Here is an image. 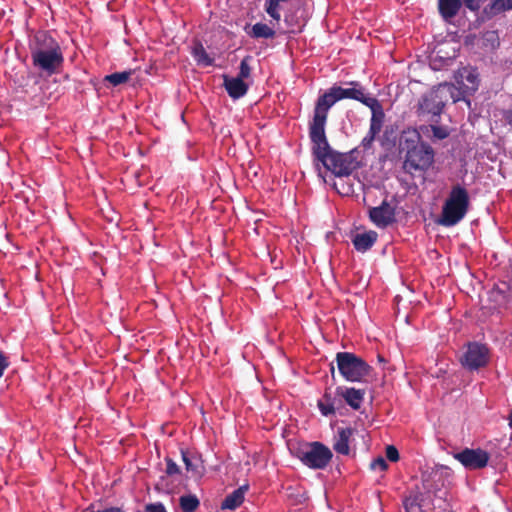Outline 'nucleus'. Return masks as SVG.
<instances>
[{
    "mask_svg": "<svg viewBox=\"0 0 512 512\" xmlns=\"http://www.w3.org/2000/svg\"><path fill=\"white\" fill-rule=\"evenodd\" d=\"M420 140L416 130L403 131L399 139V151L405 153L403 169L412 176L426 172L434 162L433 148Z\"/></svg>",
    "mask_w": 512,
    "mask_h": 512,
    "instance_id": "f257e3e1",
    "label": "nucleus"
},
{
    "mask_svg": "<svg viewBox=\"0 0 512 512\" xmlns=\"http://www.w3.org/2000/svg\"><path fill=\"white\" fill-rule=\"evenodd\" d=\"M30 53L33 66L48 76L58 73L63 67L62 48L47 32L40 31L35 34L30 44Z\"/></svg>",
    "mask_w": 512,
    "mask_h": 512,
    "instance_id": "f03ea898",
    "label": "nucleus"
},
{
    "mask_svg": "<svg viewBox=\"0 0 512 512\" xmlns=\"http://www.w3.org/2000/svg\"><path fill=\"white\" fill-rule=\"evenodd\" d=\"M309 138L314 159L335 176H349L358 168V162L351 153H340L331 148L326 134L319 138L315 136H309Z\"/></svg>",
    "mask_w": 512,
    "mask_h": 512,
    "instance_id": "7ed1b4c3",
    "label": "nucleus"
},
{
    "mask_svg": "<svg viewBox=\"0 0 512 512\" xmlns=\"http://www.w3.org/2000/svg\"><path fill=\"white\" fill-rule=\"evenodd\" d=\"M470 197L467 189L459 184L452 186L445 200L438 223L444 227L457 225L467 214Z\"/></svg>",
    "mask_w": 512,
    "mask_h": 512,
    "instance_id": "20e7f679",
    "label": "nucleus"
},
{
    "mask_svg": "<svg viewBox=\"0 0 512 512\" xmlns=\"http://www.w3.org/2000/svg\"><path fill=\"white\" fill-rule=\"evenodd\" d=\"M290 451L305 466L314 470L325 469L333 457L330 448L318 441L299 444Z\"/></svg>",
    "mask_w": 512,
    "mask_h": 512,
    "instance_id": "39448f33",
    "label": "nucleus"
},
{
    "mask_svg": "<svg viewBox=\"0 0 512 512\" xmlns=\"http://www.w3.org/2000/svg\"><path fill=\"white\" fill-rule=\"evenodd\" d=\"M335 363L339 374L349 382H366L373 368L352 352H338Z\"/></svg>",
    "mask_w": 512,
    "mask_h": 512,
    "instance_id": "423d86ee",
    "label": "nucleus"
},
{
    "mask_svg": "<svg viewBox=\"0 0 512 512\" xmlns=\"http://www.w3.org/2000/svg\"><path fill=\"white\" fill-rule=\"evenodd\" d=\"M335 90L336 86H332L328 91L318 97L313 118L309 123V136L319 138L323 136V134H326L325 125L328 111L336 102L340 101L338 93Z\"/></svg>",
    "mask_w": 512,
    "mask_h": 512,
    "instance_id": "0eeeda50",
    "label": "nucleus"
},
{
    "mask_svg": "<svg viewBox=\"0 0 512 512\" xmlns=\"http://www.w3.org/2000/svg\"><path fill=\"white\" fill-rule=\"evenodd\" d=\"M460 362L469 371L485 367L489 362V349L484 344L471 342L467 345V350L460 357Z\"/></svg>",
    "mask_w": 512,
    "mask_h": 512,
    "instance_id": "6e6552de",
    "label": "nucleus"
},
{
    "mask_svg": "<svg viewBox=\"0 0 512 512\" xmlns=\"http://www.w3.org/2000/svg\"><path fill=\"white\" fill-rule=\"evenodd\" d=\"M369 219L378 228L384 229L396 222V204L386 199L377 207L369 208Z\"/></svg>",
    "mask_w": 512,
    "mask_h": 512,
    "instance_id": "1a4fd4ad",
    "label": "nucleus"
},
{
    "mask_svg": "<svg viewBox=\"0 0 512 512\" xmlns=\"http://www.w3.org/2000/svg\"><path fill=\"white\" fill-rule=\"evenodd\" d=\"M465 468L475 470L486 467L489 461V454L482 449L465 448L454 455Z\"/></svg>",
    "mask_w": 512,
    "mask_h": 512,
    "instance_id": "9d476101",
    "label": "nucleus"
},
{
    "mask_svg": "<svg viewBox=\"0 0 512 512\" xmlns=\"http://www.w3.org/2000/svg\"><path fill=\"white\" fill-rule=\"evenodd\" d=\"M351 87L342 88L340 86H336V92L338 93L339 99H353L361 102L365 106H369L373 103L377 98L370 96L366 93L365 88L357 81H352L348 83Z\"/></svg>",
    "mask_w": 512,
    "mask_h": 512,
    "instance_id": "9b49d317",
    "label": "nucleus"
},
{
    "mask_svg": "<svg viewBox=\"0 0 512 512\" xmlns=\"http://www.w3.org/2000/svg\"><path fill=\"white\" fill-rule=\"evenodd\" d=\"M444 106L445 104L438 95V91H433L430 94L423 96L420 100L419 113L431 114L432 116L438 117L442 113Z\"/></svg>",
    "mask_w": 512,
    "mask_h": 512,
    "instance_id": "f8f14e48",
    "label": "nucleus"
},
{
    "mask_svg": "<svg viewBox=\"0 0 512 512\" xmlns=\"http://www.w3.org/2000/svg\"><path fill=\"white\" fill-rule=\"evenodd\" d=\"M336 396L343 399L352 409L359 410L364 400L365 390L338 386L336 388Z\"/></svg>",
    "mask_w": 512,
    "mask_h": 512,
    "instance_id": "ddd939ff",
    "label": "nucleus"
},
{
    "mask_svg": "<svg viewBox=\"0 0 512 512\" xmlns=\"http://www.w3.org/2000/svg\"><path fill=\"white\" fill-rule=\"evenodd\" d=\"M512 10V0H490L482 9V17L491 20L498 15Z\"/></svg>",
    "mask_w": 512,
    "mask_h": 512,
    "instance_id": "4468645a",
    "label": "nucleus"
},
{
    "mask_svg": "<svg viewBox=\"0 0 512 512\" xmlns=\"http://www.w3.org/2000/svg\"><path fill=\"white\" fill-rule=\"evenodd\" d=\"M367 107L370 108L372 113L368 133L376 137L381 132L383 127L385 113L378 99H376Z\"/></svg>",
    "mask_w": 512,
    "mask_h": 512,
    "instance_id": "2eb2a0df",
    "label": "nucleus"
},
{
    "mask_svg": "<svg viewBox=\"0 0 512 512\" xmlns=\"http://www.w3.org/2000/svg\"><path fill=\"white\" fill-rule=\"evenodd\" d=\"M367 107L370 108L372 113L368 133L376 137L381 132L383 127L385 113L378 99H376Z\"/></svg>",
    "mask_w": 512,
    "mask_h": 512,
    "instance_id": "dca6fc26",
    "label": "nucleus"
},
{
    "mask_svg": "<svg viewBox=\"0 0 512 512\" xmlns=\"http://www.w3.org/2000/svg\"><path fill=\"white\" fill-rule=\"evenodd\" d=\"M223 81V85L231 98L239 99L246 95L249 87L244 80L238 77H229L224 75Z\"/></svg>",
    "mask_w": 512,
    "mask_h": 512,
    "instance_id": "f3484780",
    "label": "nucleus"
},
{
    "mask_svg": "<svg viewBox=\"0 0 512 512\" xmlns=\"http://www.w3.org/2000/svg\"><path fill=\"white\" fill-rule=\"evenodd\" d=\"M464 5L463 0H438V12L443 20L456 17Z\"/></svg>",
    "mask_w": 512,
    "mask_h": 512,
    "instance_id": "a211bd4d",
    "label": "nucleus"
},
{
    "mask_svg": "<svg viewBox=\"0 0 512 512\" xmlns=\"http://www.w3.org/2000/svg\"><path fill=\"white\" fill-rule=\"evenodd\" d=\"M317 406L322 415L329 416L335 413L336 408L342 406V400L326 390L323 397L318 400Z\"/></svg>",
    "mask_w": 512,
    "mask_h": 512,
    "instance_id": "6ab92c4d",
    "label": "nucleus"
},
{
    "mask_svg": "<svg viewBox=\"0 0 512 512\" xmlns=\"http://www.w3.org/2000/svg\"><path fill=\"white\" fill-rule=\"evenodd\" d=\"M377 232L370 230L364 233H358L352 238V243L358 252L368 251L377 241Z\"/></svg>",
    "mask_w": 512,
    "mask_h": 512,
    "instance_id": "aec40b11",
    "label": "nucleus"
},
{
    "mask_svg": "<svg viewBox=\"0 0 512 512\" xmlns=\"http://www.w3.org/2000/svg\"><path fill=\"white\" fill-rule=\"evenodd\" d=\"M353 432H354V429H352L351 427L338 429V436L335 439V442L333 444V449L338 454L349 455V453H350L349 441H350L351 436L353 435Z\"/></svg>",
    "mask_w": 512,
    "mask_h": 512,
    "instance_id": "412c9836",
    "label": "nucleus"
},
{
    "mask_svg": "<svg viewBox=\"0 0 512 512\" xmlns=\"http://www.w3.org/2000/svg\"><path fill=\"white\" fill-rule=\"evenodd\" d=\"M247 490L248 485H243L235 489L232 493L225 497L221 504V508L233 510L239 507L244 501V495Z\"/></svg>",
    "mask_w": 512,
    "mask_h": 512,
    "instance_id": "4be33fe9",
    "label": "nucleus"
},
{
    "mask_svg": "<svg viewBox=\"0 0 512 512\" xmlns=\"http://www.w3.org/2000/svg\"><path fill=\"white\" fill-rule=\"evenodd\" d=\"M181 456L188 472H191L193 476L202 475V461L198 456L190 454L188 451L183 449L181 450Z\"/></svg>",
    "mask_w": 512,
    "mask_h": 512,
    "instance_id": "5701e85b",
    "label": "nucleus"
},
{
    "mask_svg": "<svg viewBox=\"0 0 512 512\" xmlns=\"http://www.w3.org/2000/svg\"><path fill=\"white\" fill-rule=\"evenodd\" d=\"M275 34L276 33L273 28L261 22L254 24L251 28V31L248 32V35L255 39H271L275 37Z\"/></svg>",
    "mask_w": 512,
    "mask_h": 512,
    "instance_id": "b1692460",
    "label": "nucleus"
},
{
    "mask_svg": "<svg viewBox=\"0 0 512 512\" xmlns=\"http://www.w3.org/2000/svg\"><path fill=\"white\" fill-rule=\"evenodd\" d=\"M192 56L194 57L197 64L202 66H211L214 63V59L208 55L204 46L201 42H196L192 49Z\"/></svg>",
    "mask_w": 512,
    "mask_h": 512,
    "instance_id": "393cba45",
    "label": "nucleus"
},
{
    "mask_svg": "<svg viewBox=\"0 0 512 512\" xmlns=\"http://www.w3.org/2000/svg\"><path fill=\"white\" fill-rule=\"evenodd\" d=\"M405 512H423L421 508V495L419 493H410L403 499Z\"/></svg>",
    "mask_w": 512,
    "mask_h": 512,
    "instance_id": "a878e982",
    "label": "nucleus"
},
{
    "mask_svg": "<svg viewBox=\"0 0 512 512\" xmlns=\"http://www.w3.org/2000/svg\"><path fill=\"white\" fill-rule=\"evenodd\" d=\"M460 77L463 81L468 83L467 88L471 91H476L479 84L478 74L473 69L464 68L460 72Z\"/></svg>",
    "mask_w": 512,
    "mask_h": 512,
    "instance_id": "bb28decb",
    "label": "nucleus"
},
{
    "mask_svg": "<svg viewBox=\"0 0 512 512\" xmlns=\"http://www.w3.org/2000/svg\"><path fill=\"white\" fill-rule=\"evenodd\" d=\"M132 75V71L115 72L105 76V81L109 82L113 86L126 83Z\"/></svg>",
    "mask_w": 512,
    "mask_h": 512,
    "instance_id": "cd10ccee",
    "label": "nucleus"
},
{
    "mask_svg": "<svg viewBox=\"0 0 512 512\" xmlns=\"http://www.w3.org/2000/svg\"><path fill=\"white\" fill-rule=\"evenodd\" d=\"M199 506V500L195 495L180 497V507L183 512H194Z\"/></svg>",
    "mask_w": 512,
    "mask_h": 512,
    "instance_id": "c85d7f7f",
    "label": "nucleus"
},
{
    "mask_svg": "<svg viewBox=\"0 0 512 512\" xmlns=\"http://www.w3.org/2000/svg\"><path fill=\"white\" fill-rule=\"evenodd\" d=\"M279 4L280 2L278 0H266L265 3V11L276 22H279L281 19V15L278 10Z\"/></svg>",
    "mask_w": 512,
    "mask_h": 512,
    "instance_id": "c756f323",
    "label": "nucleus"
},
{
    "mask_svg": "<svg viewBox=\"0 0 512 512\" xmlns=\"http://www.w3.org/2000/svg\"><path fill=\"white\" fill-rule=\"evenodd\" d=\"M252 60V57L250 55L245 56L240 63L239 66V74L238 78L244 80L251 75V67L249 65V62Z\"/></svg>",
    "mask_w": 512,
    "mask_h": 512,
    "instance_id": "7c9ffc66",
    "label": "nucleus"
},
{
    "mask_svg": "<svg viewBox=\"0 0 512 512\" xmlns=\"http://www.w3.org/2000/svg\"><path fill=\"white\" fill-rule=\"evenodd\" d=\"M430 128L433 133V137L436 139L443 140L449 136V132L445 127L431 125Z\"/></svg>",
    "mask_w": 512,
    "mask_h": 512,
    "instance_id": "2f4dec72",
    "label": "nucleus"
},
{
    "mask_svg": "<svg viewBox=\"0 0 512 512\" xmlns=\"http://www.w3.org/2000/svg\"><path fill=\"white\" fill-rule=\"evenodd\" d=\"M370 468L372 470L385 471L388 468V464L383 457L379 456L370 463Z\"/></svg>",
    "mask_w": 512,
    "mask_h": 512,
    "instance_id": "473e14b6",
    "label": "nucleus"
},
{
    "mask_svg": "<svg viewBox=\"0 0 512 512\" xmlns=\"http://www.w3.org/2000/svg\"><path fill=\"white\" fill-rule=\"evenodd\" d=\"M166 474L169 476L178 475L180 474V468L179 466L171 459L166 458Z\"/></svg>",
    "mask_w": 512,
    "mask_h": 512,
    "instance_id": "72a5a7b5",
    "label": "nucleus"
},
{
    "mask_svg": "<svg viewBox=\"0 0 512 512\" xmlns=\"http://www.w3.org/2000/svg\"><path fill=\"white\" fill-rule=\"evenodd\" d=\"M486 0H463L464 6L471 12H478Z\"/></svg>",
    "mask_w": 512,
    "mask_h": 512,
    "instance_id": "f704fd0d",
    "label": "nucleus"
},
{
    "mask_svg": "<svg viewBox=\"0 0 512 512\" xmlns=\"http://www.w3.org/2000/svg\"><path fill=\"white\" fill-rule=\"evenodd\" d=\"M386 458L391 462H397L400 458L397 448L393 445L386 447Z\"/></svg>",
    "mask_w": 512,
    "mask_h": 512,
    "instance_id": "c9c22d12",
    "label": "nucleus"
},
{
    "mask_svg": "<svg viewBox=\"0 0 512 512\" xmlns=\"http://www.w3.org/2000/svg\"><path fill=\"white\" fill-rule=\"evenodd\" d=\"M8 357L0 351V379L2 378L4 371L9 367Z\"/></svg>",
    "mask_w": 512,
    "mask_h": 512,
    "instance_id": "e433bc0d",
    "label": "nucleus"
},
{
    "mask_svg": "<svg viewBox=\"0 0 512 512\" xmlns=\"http://www.w3.org/2000/svg\"><path fill=\"white\" fill-rule=\"evenodd\" d=\"M375 136L367 133V135L362 139L361 146L364 150H368L372 147L373 142L375 140Z\"/></svg>",
    "mask_w": 512,
    "mask_h": 512,
    "instance_id": "4c0bfd02",
    "label": "nucleus"
},
{
    "mask_svg": "<svg viewBox=\"0 0 512 512\" xmlns=\"http://www.w3.org/2000/svg\"><path fill=\"white\" fill-rule=\"evenodd\" d=\"M145 512H166L162 503H153L146 505Z\"/></svg>",
    "mask_w": 512,
    "mask_h": 512,
    "instance_id": "58836bf2",
    "label": "nucleus"
},
{
    "mask_svg": "<svg viewBox=\"0 0 512 512\" xmlns=\"http://www.w3.org/2000/svg\"><path fill=\"white\" fill-rule=\"evenodd\" d=\"M503 117L505 121L512 126V107L503 112Z\"/></svg>",
    "mask_w": 512,
    "mask_h": 512,
    "instance_id": "ea45409f",
    "label": "nucleus"
},
{
    "mask_svg": "<svg viewBox=\"0 0 512 512\" xmlns=\"http://www.w3.org/2000/svg\"><path fill=\"white\" fill-rule=\"evenodd\" d=\"M330 373H331L332 379H335V366H334L333 362L330 364Z\"/></svg>",
    "mask_w": 512,
    "mask_h": 512,
    "instance_id": "a19ab883",
    "label": "nucleus"
},
{
    "mask_svg": "<svg viewBox=\"0 0 512 512\" xmlns=\"http://www.w3.org/2000/svg\"><path fill=\"white\" fill-rule=\"evenodd\" d=\"M508 424H509V427L512 429V410L510 411L509 415H508Z\"/></svg>",
    "mask_w": 512,
    "mask_h": 512,
    "instance_id": "79ce46f5",
    "label": "nucleus"
}]
</instances>
